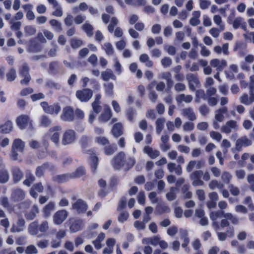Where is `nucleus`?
Listing matches in <instances>:
<instances>
[{"label": "nucleus", "mask_w": 254, "mask_h": 254, "mask_svg": "<svg viewBox=\"0 0 254 254\" xmlns=\"http://www.w3.org/2000/svg\"><path fill=\"white\" fill-rule=\"evenodd\" d=\"M89 138L86 135H83L80 139L79 144L82 148V153L89 155V159L90 161L91 171L93 173H95L99 164V158L97 156L96 150L95 148L86 149L89 145Z\"/></svg>", "instance_id": "1"}, {"label": "nucleus", "mask_w": 254, "mask_h": 254, "mask_svg": "<svg viewBox=\"0 0 254 254\" xmlns=\"http://www.w3.org/2000/svg\"><path fill=\"white\" fill-rule=\"evenodd\" d=\"M135 160L132 157L126 158L124 152L120 151L114 156L111 160V164L115 170H119L125 167L126 171H128L133 167Z\"/></svg>", "instance_id": "2"}, {"label": "nucleus", "mask_w": 254, "mask_h": 254, "mask_svg": "<svg viewBox=\"0 0 254 254\" xmlns=\"http://www.w3.org/2000/svg\"><path fill=\"white\" fill-rule=\"evenodd\" d=\"M95 141L99 145L104 147L103 152L107 156L113 155L118 150L117 145L115 143H110L109 140L105 136H97Z\"/></svg>", "instance_id": "3"}, {"label": "nucleus", "mask_w": 254, "mask_h": 254, "mask_svg": "<svg viewBox=\"0 0 254 254\" xmlns=\"http://www.w3.org/2000/svg\"><path fill=\"white\" fill-rule=\"evenodd\" d=\"M40 105L45 113L51 115L58 114L61 109V106L59 103L49 105L48 102L43 101L41 102Z\"/></svg>", "instance_id": "4"}, {"label": "nucleus", "mask_w": 254, "mask_h": 254, "mask_svg": "<svg viewBox=\"0 0 254 254\" xmlns=\"http://www.w3.org/2000/svg\"><path fill=\"white\" fill-rule=\"evenodd\" d=\"M77 98L82 102H88L93 96V91L89 88H84L76 92Z\"/></svg>", "instance_id": "5"}, {"label": "nucleus", "mask_w": 254, "mask_h": 254, "mask_svg": "<svg viewBox=\"0 0 254 254\" xmlns=\"http://www.w3.org/2000/svg\"><path fill=\"white\" fill-rule=\"evenodd\" d=\"M61 119L65 122H73L74 120L73 108L70 106H66L63 108Z\"/></svg>", "instance_id": "6"}, {"label": "nucleus", "mask_w": 254, "mask_h": 254, "mask_svg": "<svg viewBox=\"0 0 254 254\" xmlns=\"http://www.w3.org/2000/svg\"><path fill=\"white\" fill-rule=\"evenodd\" d=\"M12 182L14 184L18 183L24 177L23 171L18 166H12L11 168Z\"/></svg>", "instance_id": "7"}, {"label": "nucleus", "mask_w": 254, "mask_h": 254, "mask_svg": "<svg viewBox=\"0 0 254 254\" xmlns=\"http://www.w3.org/2000/svg\"><path fill=\"white\" fill-rule=\"evenodd\" d=\"M76 138V133L73 129L66 130L63 134L62 144L64 145L69 144L74 142Z\"/></svg>", "instance_id": "8"}, {"label": "nucleus", "mask_w": 254, "mask_h": 254, "mask_svg": "<svg viewBox=\"0 0 254 254\" xmlns=\"http://www.w3.org/2000/svg\"><path fill=\"white\" fill-rule=\"evenodd\" d=\"M68 212L62 209L57 211L53 215V221L56 225H60L66 219L68 216Z\"/></svg>", "instance_id": "9"}, {"label": "nucleus", "mask_w": 254, "mask_h": 254, "mask_svg": "<svg viewBox=\"0 0 254 254\" xmlns=\"http://www.w3.org/2000/svg\"><path fill=\"white\" fill-rule=\"evenodd\" d=\"M187 79L189 82V88L191 91H194L196 87H199L200 85L198 78L194 74H188Z\"/></svg>", "instance_id": "10"}, {"label": "nucleus", "mask_w": 254, "mask_h": 254, "mask_svg": "<svg viewBox=\"0 0 254 254\" xmlns=\"http://www.w3.org/2000/svg\"><path fill=\"white\" fill-rule=\"evenodd\" d=\"M203 175V172L201 170L194 171L190 175L191 180L193 181L192 185L194 186H202L204 184L203 182L201 180V178Z\"/></svg>", "instance_id": "11"}, {"label": "nucleus", "mask_w": 254, "mask_h": 254, "mask_svg": "<svg viewBox=\"0 0 254 254\" xmlns=\"http://www.w3.org/2000/svg\"><path fill=\"white\" fill-rule=\"evenodd\" d=\"M25 197L24 191L21 189L16 188L12 190L10 198L14 202H19L23 200Z\"/></svg>", "instance_id": "12"}, {"label": "nucleus", "mask_w": 254, "mask_h": 254, "mask_svg": "<svg viewBox=\"0 0 254 254\" xmlns=\"http://www.w3.org/2000/svg\"><path fill=\"white\" fill-rule=\"evenodd\" d=\"M252 144V141L247 136H242L238 139L236 142V149L238 151L242 150L243 146L247 147Z\"/></svg>", "instance_id": "13"}, {"label": "nucleus", "mask_w": 254, "mask_h": 254, "mask_svg": "<svg viewBox=\"0 0 254 254\" xmlns=\"http://www.w3.org/2000/svg\"><path fill=\"white\" fill-rule=\"evenodd\" d=\"M72 208L78 213H84L88 208L87 204L81 199H78L73 204Z\"/></svg>", "instance_id": "14"}, {"label": "nucleus", "mask_w": 254, "mask_h": 254, "mask_svg": "<svg viewBox=\"0 0 254 254\" xmlns=\"http://www.w3.org/2000/svg\"><path fill=\"white\" fill-rule=\"evenodd\" d=\"M30 121V118L26 115H22L18 117L16 120V123L17 126L21 129H23L27 127Z\"/></svg>", "instance_id": "15"}, {"label": "nucleus", "mask_w": 254, "mask_h": 254, "mask_svg": "<svg viewBox=\"0 0 254 254\" xmlns=\"http://www.w3.org/2000/svg\"><path fill=\"white\" fill-rule=\"evenodd\" d=\"M61 129L60 126H55L50 128L49 133L51 134V140L56 144L59 142L60 133L59 131Z\"/></svg>", "instance_id": "16"}, {"label": "nucleus", "mask_w": 254, "mask_h": 254, "mask_svg": "<svg viewBox=\"0 0 254 254\" xmlns=\"http://www.w3.org/2000/svg\"><path fill=\"white\" fill-rule=\"evenodd\" d=\"M111 133L115 138H118L124 134V127L120 122L115 124L111 129Z\"/></svg>", "instance_id": "17"}, {"label": "nucleus", "mask_w": 254, "mask_h": 254, "mask_svg": "<svg viewBox=\"0 0 254 254\" xmlns=\"http://www.w3.org/2000/svg\"><path fill=\"white\" fill-rule=\"evenodd\" d=\"M210 64L212 67H216L218 71H221L226 66L227 62L224 60L220 61L219 59H214L210 61Z\"/></svg>", "instance_id": "18"}, {"label": "nucleus", "mask_w": 254, "mask_h": 254, "mask_svg": "<svg viewBox=\"0 0 254 254\" xmlns=\"http://www.w3.org/2000/svg\"><path fill=\"white\" fill-rule=\"evenodd\" d=\"M55 207V203L52 201L49 202L43 208V216L45 218H49L51 216L52 212L54 210Z\"/></svg>", "instance_id": "19"}, {"label": "nucleus", "mask_w": 254, "mask_h": 254, "mask_svg": "<svg viewBox=\"0 0 254 254\" xmlns=\"http://www.w3.org/2000/svg\"><path fill=\"white\" fill-rule=\"evenodd\" d=\"M39 213V209L38 206L34 204L31 207L30 210L25 213L24 216L27 220H32L36 217L37 214Z\"/></svg>", "instance_id": "20"}, {"label": "nucleus", "mask_w": 254, "mask_h": 254, "mask_svg": "<svg viewBox=\"0 0 254 254\" xmlns=\"http://www.w3.org/2000/svg\"><path fill=\"white\" fill-rule=\"evenodd\" d=\"M112 117V112L111 109L108 106L104 108L99 118V120L101 122H107L110 120Z\"/></svg>", "instance_id": "21"}, {"label": "nucleus", "mask_w": 254, "mask_h": 254, "mask_svg": "<svg viewBox=\"0 0 254 254\" xmlns=\"http://www.w3.org/2000/svg\"><path fill=\"white\" fill-rule=\"evenodd\" d=\"M72 179L70 173L58 175L53 177V181L58 183H64Z\"/></svg>", "instance_id": "22"}, {"label": "nucleus", "mask_w": 254, "mask_h": 254, "mask_svg": "<svg viewBox=\"0 0 254 254\" xmlns=\"http://www.w3.org/2000/svg\"><path fill=\"white\" fill-rule=\"evenodd\" d=\"M170 212V208L165 204H158L155 208V213L157 215H161L163 213H168Z\"/></svg>", "instance_id": "23"}, {"label": "nucleus", "mask_w": 254, "mask_h": 254, "mask_svg": "<svg viewBox=\"0 0 254 254\" xmlns=\"http://www.w3.org/2000/svg\"><path fill=\"white\" fill-rule=\"evenodd\" d=\"M25 220L23 218L18 219L16 224L13 225L10 231L11 232H19L23 230L25 225Z\"/></svg>", "instance_id": "24"}, {"label": "nucleus", "mask_w": 254, "mask_h": 254, "mask_svg": "<svg viewBox=\"0 0 254 254\" xmlns=\"http://www.w3.org/2000/svg\"><path fill=\"white\" fill-rule=\"evenodd\" d=\"M143 150L151 159H155L160 155V152L158 150H153L149 146H145Z\"/></svg>", "instance_id": "25"}, {"label": "nucleus", "mask_w": 254, "mask_h": 254, "mask_svg": "<svg viewBox=\"0 0 254 254\" xmlns=\"http://www.w3.org/2000/svg\"><path fill=\"white\" fill-rule=\"evenodd\" d=\"M101 78L104 81H108L110 79L116 80V76L111 69L107 68L101 73Z\"/></svg>", "instance_id": "26"}, {"label": "nucleus", "mask_w": 254, "mask_h": 254, "mask_svg": "<svg viewBox=\"0 0 254 254\" xmlns=\"http://www.w3.org/2000/svg\"><path fill=\"white\" fill-rule=\"evenodd\" d=\"M86 170L83 166L78 167L74 172L70 173L71 178H78L86 175Z\"/></svg>", "instance_id": "27"}, {"label": "nucleus", "mask_w": 254, "mask_h": 254, "mask_svg": "<svg viewBox=\"0 0 254 254\" xmlns=\"http://www.w3.org/2000/svg\"><path fill=\"white\" fill-rule=\"evenodd\" d=\"M234 17V14H230L228 18V22L229 24L233 23V26L234 29H238L242 24V18L241 17H237L232 22V18Z\"/></svg>", "instance_id": "28"}, {"label": "nucleus", "mask_w": 254, "mask_h": 254, "mask_svg": "<svg viewBox=\"0 0 254 254\" xmlns=\"http://www.w3.org/2000/svg\"><path fill=\"white\" fill-rule=\"evenodd\" d=\"M182 114L184 116L187 117L191 121L196 119V116L191 108H187L183 109Z\"/></svg>", "instance_id": "29"}, {"label": "nucleus", "mask_w": 254, "mask_h": 254, "mask_svg": "<svg viewBox=\"0 0 254 254\" xmlns=\"http://www.w3.org/2000/svg\"><path fill=\"white\" fill-rule=\"evenodd\" d=\"M24 142L21 139L17 138L14 140L12 148L22 152L24 150Z\"/></svg>", "instance_id": "30"}, {"label": "nucleus", "mask_w": 254, "mask_h": 254, "mask_svg": "<svg viewBox=\"0 0 254 254\" xmlns=\"http://www.w3.org/2000/svg\"><path fill=\"white\" fill-rule=\"evenodd\" d=\"M49 167V163L48 162L44 163L41 166H38L36 169V176L38 178L41 177L43 176L45 170L48 169Z\"/></svg>", "instance_id": "31"}, {"label": "nucleus", "mask_w": 254, "mask_h": 254, "mask_svg": "<svg viewBox=\"0 0 254 254\" xmlns=\"http://www.w3.org/2000/svg\"><path fill=\"white\" fill-rule=\"evenodd\" d=\"M12 122L7 121L3 125L0 126V132L3 133H8L12 130Z\"/></svg>", "instance_id": "32"}, {"label": "nucleus", "mask_w": 254, "mask_h": 254, "mask_svg": "<svg viewBox=\"0 0 254 254\" xmlns=\"http://www.w3.org/2000/svg\"><path fill=\"white\" fill-rule=\"evenodd\" d=\"M28 231L31 235H37L39 233L38 222L34 221L30 223L28 227Z\"/></svg>", "instance_id": "33"}, {"label": "nucleus", "mask_w": 254, "mask_h": 254, "mask_svg": "<svg viewBox=\"0 0 254 254\" xmlns=\"http://www.w3.org/2000/svg\"><path fill=\"white\" fill-rule=\"evenodd\" d=\"M82 222L79 220L72 222L70 226V230L72 232H76L81 229Z\"/></svg>", "instance_id": "34"}, {"label": "nucleus", "mask_w": 254, "mask_h": 254, "mask_svg": "<svg viewBox=\"0 0 254 254\" xmlns=\"http://www.w3.org/2000/svg\"><path fill=\"white\" fill-rule=\"evenodd\" d=\"M82 28L89 37H91L93 36L94 28L92 25L89 23H85L82 25Z\"/></svg>", "instance_id": "35"}, {"label": "nucleus", "mask_w": 254, "mask_h": 254, "mask_svg": "<svg viewBox=\"0 0 254 254\" xmlns=\"http://www.w3.org/2000/svg\"><path fill=\"white\" fill-rule=\"evenodd\" d=\"M105 92L108 96H113L114 94V84L112 82H108L104 84Z\"/></svg>", "instance_id": "36"}, {"label": "nucleus", "mask_w": 254, "mask_h": 254, "mask_svg": "<svg viewBox=\"0 0 254 254\" xmlns=\"http://www.w3.org/2000/svg\"><path fill=\"white\" fill-rule=\"evenodd\" d=\"M9 174L6 170H0V183L5 184L7 183L9 180Z\"/></svg>", "instance_id": "37"}, {"label": "nucleus", "mask_w": 254, "mask_h": 254, "mask_svg": "<svg viewBox=\"0 0 254 254\" xmlns=\"http://www.w3.org/2000/svg\"><path fill=\"white\" fill-rule=\"evenodd\" d=\"M227 108L226 107H223L218 109L216 111V113L215 114V119L218 122H222L224 119L223 114H225L227 112Z\"/></svg>", "instance_id": "38"}, {"label": "nucleus", "mask_w": 254, "mask_h": 254, "mask_svg": "<svg viewBox=\"0 0 254 254\" xmlns=\"http://www.w3.org/2000/svg\"><path fill=\"white\" fill-rule=\"evenodd\" d=\"M6 80L7 81L12 82L14 81L16 77V70L11 67L6 74Z\"/></svg>", "instance_id": "39"}, {"label": "nucleus", "mask_w": 254, "mask_h": 254, "mask_svg": "<svg viewBox=\"0 0 254 254\" xmlns=\"http://www.w3.org/2000/svg\"><path fill=\"white\" fill-rule=\"evenodd\" d=\"M83 44L82 40L76 38H72L70 40V44L73 49H77L81 47Z\"/></svg>", "instance_id": "40"}, {"label": "nucleus", "mask_w": 254, "mask_h": 254, "mask_svg": "<svg viewBox=\"0 0 254 254\" xmlns=\"http://www.w3.org/2000/svg\"><path fill=\"white\" fill-rule=\"evenodd\" d=\"M49 23L54 27V30L56 32H61L62 30L61 23L56 19H51Z\"/></svg>", "instance_id": "41"}, {"label": "nucleus", "mask_w": 254, "mask_h": 254, "mask_svg": "<svg viewBox=\"0 0 254 254\" xmlns=\"http://www.w3.org/2000/svg\"><path fill=\"white\" fill-rule=\"evenodd\" d=\"M224 215L223 211H212L210 214V218L212 221L216 220L219 218H222Z\"/></svg>", "instance_id": "42"}, {"label": "nucleus", "mask_w": 254, "mask_h": 254, "mask_svg": "<svg viewBox=\"0 0 254 254\" xmlns=\"http://www.w3.org/2000/svg\"><path fill=\"white\" fill-rule=\"evenodd\" d=\"M196 99L195 101L199 102L200 99H203L205 100L207 99L206 95L204 92V91L202 89H199L196 91Z\"/></svg>", "instance_id": "43"}, {"label": "nucleus", "mask_w": 254, "mask_h": 254, "mask_svg": "<svg viewBox=\"0 0 254 254\" xmlns=\"http://www.w3.org/2000/svg\"><path fill=\"white\" fill-rule=\"evenodd\" d=\"M34 181V176L31 173H30L28 175H26V178L23 182V184L27 187H30L32 183H33Z\"/></svg>", "instance_id": "44"}, {"label": "nucleus", "mask_w": 254, "mask_h": 254, "mask_svg": "<svg viewBox=\"0 0 254 254\" xmlns=\"http://www.w3.org/2000/svg\"><path fill=\"white\" fill-rule=\"evenodd\" d=\"M103 48L105 51L107 55L111 56L114 54V49L112 44L108 42L105 43Z\"/></svg>", "instance_id": "45"}, {"label": "nucleus", "mask_w": 254, "mask_h": 254, "mask_svg": "<svg viewBox=\"0 0 254 254\" xmlns=\"http://www.w3.org/2000/svg\"><path fill=\"white\" fill-rule=\"evenodd\" d=\"M164 119L159 118L156 120V132L159 134L164 127Z\"/></svg>", "instance_id": "46"}, {"label": "nucleus", "mask_w": 254, "mask_h": 254, "mask_svg": "<svg viewBox=\"0 0 254 254\" xmlns=\"http://www.w3.org/2000/svg\"><path fill=\"white\" fill-rule=\"evenodd\" d=\"M181 238L184 239V242L182 244V246L184 248H188V245L190 243V239L188 237V233L187 231H184L181 234Z\"/></svg>", "instance_id": "47"}, {"label": "nucleus", "mask_w": 254, "mask_h": 254, "mask_svg": "<svg viewBox=\"0 0 254 254\" xmlns=\"http://www.w3.org/2000/svg\"><path fill=\"white\" fill-rule=\"evenodd\" d=\"M177 100L178 101H183L186 103H189L192 101V97L191 95H185V94H182L179 95V96L178 97Z\"/></svg>", "instance_id": "48"}, {"label": "nucleus", "mask_w": 254, "mask_h": 254, "mask_svg": "<svg viewBox=\"0 0 254 254\" xmlns=\"http://www.w3.org/2000/svg\"><path fill=\"white\" fill-rule=\"evenodd\" d=\"M249 89H250V100L251 102H254V81L253 80L251 77V81L249 84Z\"/></svg>", "instance_id": "49"}, {"label": "nucleus", "mask_w": 254, "mask_h": 254, "mask_svg": "<svg viewBox=\"0 0 254 254\" xmlns=\"http://www.w3.org/2000/svg\"><path fill=\"white\" fill-rule=\"evenodd\" d=\"M232 178V175L228 172H224L221 176L222 181L226 184H229Z\"/></svg>", "instance_id": "50"}, {"label": "nucleus", "mask_w": 254, "mask_h": 254, "mask_svg": "<svg viewBox=\"0 0 254 254\" xmlns=\"http://www.w3.org/2000/svg\"><path fill=\"white\" fill-rule=\"evenodd\" d=\"M129 217V214L127 211L121 212L118 216V221L121 223H124L127 221Z\"/></svg>", "instance_id": "51"}, {"label": "nucleus", "mask_w": 254, "mask_h": 254, "mask_svg": "<svg viewBox=\"0 0 254 254\" xmlns=\"http://www.w3.org/2000/svg\"><path fill=\"white\" fill-rule=\"evenodd\" d=\"M19 75L21 77L29 75V68L26 65H23L19 69Z\"/></svg>", "instance_id": "52"}, {"label": "nucleus", "mask_w": 254, "mask_h": 254, "mask_svg": "<svg viewBox=\"0 0 254 254\" xmlns=\"http://www.w3.org/2000/svg\"><path fill=\"white\" fill-rule=\"evenodd\" d=\"M46 86L52 89H60L61 85L59 83H55L51 80H48L46 83Z\"/></svg>", "instance_id": "53"}, {"label": "nucleus", "mask_w": 254, "mask_h": 254, "mask_svg": "<svg viewBox=\"0 0 254 254\" xmlns=\"http://www.w3.org/2000/svg\"><path fill=\"white\" fill-rule=\"evenodd\" d=\"M135 114V111L131 108H129L127 110L126 116H127V119L130 122L133 121V117H134V115Z\"/></svg>", "instance_id": "54"}, {"label": "nucleus", "mask_w": 254, "mask_h": 254, "mask_svg": "<svg viewBox=\"0 0 254 254\" xmlns=\"http://www.w3.org/2000/svg\"><path fill=\"white\" fill-rule=\"evenodd\" d=\"M25 252L26 254H36L38 253L37 249L32 245L27 246Z\"/></svg>", "instance_id": "55"}, {"label": "nucleus", "mask_w": 254, "mask_h": 254, "mask_svg": "<svg viewBox=\"0 0 254 254\" xmlns=\"http://www.w3.org/2000/svg\"><path fill=\"white\" fill-rule=\"evenodd\" d=\"M39 232L42 233L46 232L49 229L48 222L45 221L43 222L40 225H38Z\"/></svg>", "instance_id": "56"}, {"label": "nucleus", "mask_w": 254, "mask_h": 254, "mask_svg": "<svg viewBox=\"0 0 254 254\" xmlns=\"http://www.w3.org/2000/svg\"><path fill=\"white\" fill-rule=\"evenodd\" d=\"M58 63L57 62H51L49 64V70L51 73L55 74L57 73Z\"/></svg>", "instance_id": "57"}, {"label": "nucleus", "mask_w": 254, "mask_h": 254, "mask_svg": "<svg viewBox=\"0 0 254 254\" xmlns=\"http://www.w3.org/2000/svg\"><path fill=\"white\" fill-rule=\"evenodd\" d=\"M137 201L140 204L143 205L145 202V196L144 192L143 191H140L137 195Z\"/></svg>", "instance_id": "58"}, {"label": "nucleus", "mask_w": 254, "mask_h": 254, "mask_svg": "<svg viewBox=\"0 0 254 254\" xmlns=\"http://www.w3.org/2000/svg\"><path fill=\"white\" fill-rule=\"evenodd\" d=\"M30 98L33 102H35L37 100L44 99L45 98V95L42 93H38L31 95Z\"/></svg>", "instance_id": "59"}, {"label": "nucleus", "mask_w": 254, "mask_h": 254, "mask_svg": "<svg viewBox=\"0 0 254 254\" xmlns=\"http://www.w3.org/2000/svg\"><path fill=\"white\" fill-rule=\"evenodd\" d=\"M194 128V125L192 122H188L183 125V129L185 131H191Z\"/></svg>", "instance_id": "60"}, {"label": "nucleus", "mask_w": 254, "mask_h": 254, "mask_svg": "<svg viewBox=\"0 0 254 254\" xmlns=\"http://www.w3.org/2000/svg\"><path fill=\"white\" fill-rule=\"evenodd\" d=\"M210 136L212 138L217 140V141H220L222 139L221 134L219 132L215 131H211L210 132Z\"/></svg>", "instance_id": "61"}, {"label": "nucleus", "mask_w": 254, "mask_h": 254, "mask_svg": "<svg viewBox=\"0 0 254 254\" xmlns=\"http://www.w3.org/2000/svg\"><path fill=\"white\" fill-rule=\"evenodd\" d=\"M33 92V89L31 87H26L23 88L20 92L21 96H25Z\"/></svg>", "instance_id": "62"}, {"label": "nucleus", "mask_w": 254, "mask_h": 254, "mask_svg": "<svg viewBox=\"0 0 254 254\" xmlns=\"http://www.w3.org/2000/svg\"><path fill=\"white\" fill-rule=\"evenodd\" d=\"M25 32L29 35H33L35 34L36 30L35 27L32 26H26L24 28Z\"/></svg>", "instance_id": "63"}, {"label": "nucleus", "mask_w": 254, "mask_h": 254, "mask_svg": "<svg viewBox=\"0 0 254 254\" xmlns=\"http://www.w3.org/2000/svg\"><path fill=\"white\" fill-rule=\"evenodd\" d=\"M78 120H82L84 117V112L80 109L77 108L74 112V117Z\"/></svg>", "instance_id": "64"}]
</instances>
